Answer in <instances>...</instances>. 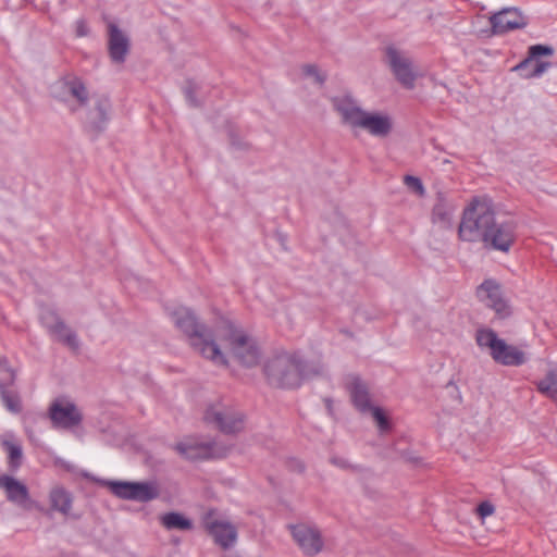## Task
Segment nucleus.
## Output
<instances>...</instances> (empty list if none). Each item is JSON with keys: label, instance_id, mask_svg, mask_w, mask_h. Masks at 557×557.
I'll list each match as a JSON object with an SVG mask.
<instances>
[{"label": "nucleus", "instance_id": "f257e3e1", "mask_svg": "<svg viewBox=\"0 0 557 557\" xmlns=\"http://www.w3.org/2000/svg\"><path fill=\"white\" fill-rule=\"evenodd\" d=\"M271 384L283 388H296L307 379L323 373L320 362H305L297 354H283L272 358L264 368Z\"/></svg>", "mask_w": 557, "mask_h": 557}, {"label": "nucleus", "instance_id": "f03ea898", "mask_svg": "<svg viewBox=\"0 0 557 557\" xmlns=\"http://www.w3.org/2000/svg\"><path fill=\"white\" fill-rule=\"evenodd\" d=\"M170 315L175 326L189 338L195 350L215 364H226V359L212 338V334L198 322L189 308L178 307L171 311Z\"/></svg>", "mask_w": 557, "mask_h": 557}, {"label": "nucleus", "instance_id": "7ed1b4c3", "mask_svg": "<svg viewBox=\"0 0 557 557\" xmlns=\"http://www.w3.org/2000/svg\"><path fill=\"white\" fill-rule=\"evenodd\" d=\"M495 210L491 199L475 198L465 209L458 227L459 238L463 242L478 243L483 240L495 220Z\"/></svg>", "mask_w": 557, "mask_h": 557}, {"label": "nucleus", "instance_id": "20e7f679", "mask_svg": "<svg viewBox=\"0 0 557 557\" xmlns=\"http://www.w3.org/2000/svg\"><path fill=\"white\" fill-rule=\"evenodd\" d=\"M476 344L481 348H487L493 360L507 367H518L527 362L525 354L516 346L508 345L500 339L491 329H482L476 332Z\"/></svg>", "mask_w": 557, "mask_h": 557}, {"label": "nucleus", "instance_id": "39448f33", "mask_svg": "<svg viewBox=\"0 0 557 557\" xmlns=\"http://www.w3.org/2000/svg\"><path fill=\"white\" fill-rule=\"evenodd\" d=\"M223 336L228 342L232 354L242 364L252 367L258 363L260 352L256 342L243 330L226 323Z\"/></svg>", "mask_w": 557, "mask_h": 557}, {"label": "nucleus", "instance_id": "423d86ee", "mask_svg": "<svg viewBox=\"0 0 557 557\" xmlns=\"http://www.w3.org/2000/svg\"><path fill=\"white\" fill-rule=\"evenodd\" d=\"M205 420L214 424L221 432L226 434L237 433L244 429L243 413L223 403L208 407Z\"/></svg>", "mask_w": 557, "mask_h": 557}, {"label": "nucleus", "instance_id": "0eeeda50", "mask_svg": "<svg viewBox=\"0 0 557 557\" xmlns=\"http://www.w3.org/2000/svg\"><path fill=\"white\" fill-rule=\"evenodd\" d=\"M52 94L60 101L69 103L72 111L84 107L88 101L87 88L76 76H67L58 81L52 88Z\"/></svg>", "mask_w": 557, "mask_h": 557}, {"label": "nucleus", "instance_id": "6e6552de", "mask_svg": "<svg viewBox=\"0 0 557 557\" xmlns=\"http://www.w3.org/2000/svg\"><path fill=\"white\" fill-rule=\"evenodd\" d=\"M109 486L115 496L127 500L146 503L159 496V488L152 482L112 481Z\"/></svg>", "mask_w": 557, "mask_h": 557}, {"label": "nucleus", "instance_id": "1a4fd4ad", "mask_svg": "<svg viewBox=\"0 0 557 557\" xmlns=\"http://www.w3.org/2000/svg\"><path fill=\"white\" fill-rule=\"evenodd\" d=\"M202 522L205 529L222 548H230L236 543V528L230 521L219 517L215 511L207 512Z\"/></svg>", "mask_w": 557, "mask_h": 557}, {"label": "nucleus", "instance_id": "9d476101", "mask_svg": "<svg viewBox=\"0 0 557 557\" xmlns=\"http://www.w3.org/2000/svg\"><path fill=\"white\" fill-rule=\"evenodd\" d=\"M386 62L396 79L407 89L414 88L418 76L410 58L394 47L386 48Z\"/></svg>", "mask_w": 557, "mask_h": 557}, {"label": "nucleus", "instance_id": "9b49d317", "mask_svg": "<svg viewBox=\"0 0 557 557\" xmlns=\"http://www.w3.org/2000/svg\"><path fill=\"white\" fill-rule=\"evenodd\" d=\"M516 237V226L511 221H493V226L483 237V245L487 249L508 252Z\"/></svg>", "mask_w": 557, "mask_h": 557}, {"label": "nucleus", "instance_id": "f8f14e48", "mask_svg": "<svg viewBox=\"0 0 557 557\" xmlns=\"http://www.w3.org/2000/svg\"><path fill=\"white\" fill-rule=\"evenodd\" d=\"M553 54L554 49L550 46H531L528 51V58L517 64L513 70L521 72L524 78L541 77L552 66V63L539 60V58Z\"/></svg>", "mask_w": 557, "mask_h": 557}, {"label": "nucleus", "instance_id": "ddd939ff", "mask_svg": "<svg viewBox=\"0 0 557 557\" xmlns=\"http://www.w3.org/2000/svg\"><path fill=\"white\" fill-rule=\"evenodd\" d=\"M292 536L307 556H315L322 552L324 541L320 530L310 524L299 523L289 527Z\"/></svg>", "mask_w": 557, "mask_h": 557}, {"label": "nucleus", "instance_id": "4468645a", "mask_svg": "<svg viewBox=\"0 0 557 557\" xmlns=\"http://www.w3.org/2000/svg\"><path fill=\"white\" fill-rule=\"evenodd\" d=\"M331 102L333 109L339 115L342 124L351 129H357L366 111L360 102L350 94L334 96L331 98Z\"/></svg>", "mask_w": 557, "mask_h": 557}, {"label": "nucleus", "instance_id": "2eb2a0df", "mask_svg": "<svg viewBox=\"0 0 557 557\" xmlns=\"http://www.w3.org/2000/svg\"><path fill=\"white\" fill-rule=\"evenodd\" d=\"M175 450L189 460L218 458L225 455V449L218 447L214 442H200L196 438H186L177 443Z\"/></svg>", "mask_w": 557, "mask_h": 557}, {"label": "nucleus", "instance_id": "dca6fc26", "mask_svg": "<svg viewBox=\"0 0 557 557\" xmlns=\"http://www.w3.org/2000/svg\"><path fill=\"white\" fill-rule=\"evenodd\" d=\"M350 396L354 405L361 411H371L373 419L376 421L379 429L385 432L389 429V423L383 411L377 407H372L367 386L359 379H354L350 383Z\"/></svg>", "mask_w": 557, "mask_h": 557}, {"label": "nucleus", "instance_id": "f3484780", "mask_svg": "<svg viewBox=\"0 0 557 557\" xmlns=\"http://www.w3.org/2000/svg\"><path fill=\"white\" fill-rule=\"evenodd\" d=\"M49 417L54 426L62 429H71L82 422L81 411L69 400L53 401L49 409Z\"/></svg>", "mask_w": 557, "mask_h": 557}, {"label": "nucleus", "instance_id": "a211bd4d", "mask_svg": "<svg viewBox=\"0 0 557 557\" xmlns=\"http://www.w3.org/2000/svg\"><path fill=\"white\" fill-rule=\"evenodd\" d=\"M357 129H362L373 137H386L393 129V119L386 112L364 111Z\"/></svg>", "mask_w": 557, "mask_h": 557}, {"label": "nucleus", "instance_id": "6ab92c4d", "mask_svg": "<svg viewBox=\"0 0 557 557\" xmlns=\"http://www.w3.org/2000/svg\"><path fill=\"white\" fill-rule=\"evenodd\" d=\"M493 34H504L523 28L528 22L517 8H505L490 17Z\"/></svg>", "mask_w": 557, "mask_h": 557}, {"label": "nucleus", "instance_id": "aec40b11", "mask_svg": "<svg viewBox=\"0 0 557 557\" xmlns=\"http://www.w3.org/2000/svg\"><path fill=\"white\" fill-rule=\"evenodd\" d=\"M476 294L480 300L495 310L498 315L506 317L509 313L508 305L503 298L500 286L495 281H484L479 286Z\"/></svg>", "mask_w": 557, "mask_h": 557}, {"label": "nucleus", "instance_id": "412c9836", "mask_svg": "<svg viewBox=\"0 0 557 557\" xmlns=\"http://www.w3.org/2000/svg\"><path fill=\"white\" fill-rule=\"evenodd\" d=\"M110 110L111 103L107 97L97 98L85 117L86 127L96 134L102 132L109 122Z\"/></svg>", "mask_w": 557, "mask_h": 557}, {"label": "nucleus", "instance_id": "4be33fe9", "mask_svg": "<svg viewBox=\"0 0 557 557\" xmlns=\"http://www.w3.org/2000/svg\"><path fill=\"white\" fill-rule=\"evenodd\" d=\"M109 53L114 63H123L129 50L128 37L114 24L109 23Z\"/></svg>", "mask_w": 557, "mask_h": 557}, {"label": "nucleus", "instance_id": "5701e85b", "mask_svg": "<svg viewBox=\"0 0 557 557\" xmlns=\"http://www.w3.org/2000/svg\"><path fill=\"white\" fill-rule=\"evenodd\" d=\"M0 487L5 491L8 500L17 506L25 507L29 500L27 486L11 475H0Z\"/></svg>", "mask_w": 557, "mask_h": 557}, {"label": "nucleus", "instance_id": "b1692460", "mask_svg": "<svg viewBox=\"0 0 557 557\" xmlns=\"http://www.w3.org/2000/svg\"><path fill=\"white\" fill-rule=\"evenodd\" d=\"M49 332L54 337V339L62 342L71 349L77 350L79 348V341L76 333L67 327L62 321L58 322L55 326L52 327Z\"/></svg>", "mask_w": 557, "mask_h": 557}, {"label": "nucleus", "instance_id": "393cba45", "mask_svg": "<svg viewBox=\"0 0 557 557\" xmlns=\"http://www.w3.org/2000/svg\"><path fill=\"white\" fill-rule=\"evenodd\" d=\"M51 507L63 513L69 515L72 508V496L62 487H54L51 490L50 495Z\"/></svg>", "mask_w": 557, "mask_h": 557}, {"label": "nucleus", "instance_id": "a878e982", "mask_svg": "<svg viewBox=\"0 0 557 557\" xmlns=\"http://www.w3.org/2000/svg\"><path fill=\"white\" fill-rule=\"evenodd\" d=\"M162 525L168 530L188 531L193 529L191 520L185 518L178 512H168L161 517Z\"/></svg>", "mask_w": 557, "mask_h": 557}, {"label": "nucleus", "instance_id": "bb28decb", "mask_svg": "<svg viewBox=\"0 0 557 557\" xmlns=\"http://www.w3.org/2000/svg\"><path fill=\"white\" fill-rule=\"evenodd\" d=\"M454 207L444 201L443 199H440L433 208L432 211V220L434 223H438L443 226L450 225V221L454 214Z\"/></svg>", "mask_w": 557, "mask_h": 557}, {"label": "nucleus", "instance_id": "cd10ccee", "mask_svg": "<svg viewBox=\"0 0 557 557\" xmlns=\"http://www.w3.org/2000/svg\"><path fill=\"white\" fill-rule=\"evenodd\" d=\"M539 392L549 398L557 397V369L549 370L546 375L536 382Z\"/></svg>", "mask_w": 557, "mask_h": 557}, {"label": "nucleus", "instance_id": "c85d7f7f", "mask_svg": "<svg viewBox=\"0 0 557 557\" xmlns=\"http://www.w3.org/2000/svg\"><path fill=\"white\" fill-rule=\"evenodd\" d=\"M0 397L4 407L12 413L22 411V401L18 394L12 389H8L5 384L0 382Z\"/></svg>", "mask_w": 557, "mask_h": 557}, {"label": "nucleus", "instance_id": "c756f323", "mask_svg": "<svg viewBox=\"0 0 557 557\" xmlns=\"http://www.w3.org/2000/svg\"><path fill=\"white\" fill-rule=\"evenodd\" d=\"M2 446L8 454L9 463L13 468L20 467L23 457V450L20 443L14 441H3Z\"/></svg>", "mask_w": 557, "mask_h": 557}, {"label": "nucleus", "instance_id": "7c9ffc66", "mask_svg": "<svg viewBox=\"0 0 557 557\" xmlns=\"http://www.w3.org/2000/svg\"><path fill=\"white\" fill-rule=\"evenodd\" d=\"M302 72L306 76L311 77L314 83L322 85L325 81V75L320 73L318 67L313 64L302 66Z\"/></svg>", "mask_w": 557, "mask_h": 557}, {"label": "nucleus", "instance_id": "2f4dec72", "mask_svg": "<svg viewBox=\"0 0 557 557\" xmlns=\"http://www.w3.org/2000/svg\"><path fill=\"white\" fill-rule=\"evenodd\" d=\"M404 183H405V185L409 189H411L416 194H418V195H423L424 194V187H423V184H422V182H421V180L419 177L411 176V175H406L404 177Z\"/></svg>", "mask_w": 557, "mask_h": 557}, {"label": "nucleus", "instance_id": "473e14b6", "mask_svg": "<svg viewBox=\"0 0 557 557\" xmlns=\"http://www.w3.org/2000/svg\"><path fill=\"white\" fill-rule=\"evenodd\" d=\"M41 323L50 331L58 322H61L59 317L51 310H46L40 313Z\"/></svg>", "mask_w": 557, "mask_h": 557}, {"label": "nucleus", "instance_id": "72a5a7b5", "mask_svg": "<svg viewBox=\"0 0 557 557\" xmlns=\"http://www.w3.org/2000/svg\"><path fill=\"white\" fill-rule=\"evenodd\" d=\"M199 86L195 82H187L184 87V94L188 103L193 107L199 106V102L196 100L194 94L198 90Z\"/></svg>", "mask_w": 557, "mask_h": 557}, {"label": "nucleus", "instance_id": "f704fd0d", "mask_svg": "<svg viewBox=\"0 0 557 557\" xmlns=\"http://www.w3.org/2000/svg\"><path fill=\"white\" fill-rule=\"evenodd\" d=\"M332 465H334L337 468L344 469V470H356L357 467L352 466L346 458L339 457V456H333L331 458Z\"/></svg>", "mask_w": 557, "mask_h": 557}, {"label": "nucleus", "instance_id": "c9c22d12", "mask_svg": "<svg viewBox=\"0 0 557 557\" xmlns=\"http://www.w3.org/2000/svg\"><path fill=\"white\" fill-rule=\"evenodd\" d=\"M494 512V506L488 502H483L478 506V513L485 518Z\"/></svg>", "mask_w": 557, "mask_h": 557}, {"label": "nucleus", "instance_id": "e433bc0d", "mask_svg": "<svg viewBox=\"0 0 557 557\" xmlns=\"http://www.w3.org/2000/svg\"><path fill=\"white\" fill-rule=\"evenodd\" d=\"M88 34V27L83 20L76 21V35L78 37L86 36Z\"/></svg>", "mask_w": 557, "mask_h": 557}, {"label": "nucleus", "instance_id": "4c0bfd02", "mask_svg": "<svg viewBox=\"0 0 557 557\" xmlns=\"http://www.w3.org/2000/svg\"><path fill=\"white\" fill-rule=\"evenodd\" d=\"M325 403H326V406H327L329 410H331V400L330 399H325Z\"/></svg>", "mask_w": 557, "mask_h": 557}]
</instances>
